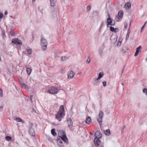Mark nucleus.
I'll use <instances>...</instances> for the list:
<instances>
[{"mask_svg":"<svg viewBox=\"0 0 147 147\" xmlns=\"http://www.w3.org/2000/svg\"><path fill=\"white\" fill-rule=\"evenodd\" d=\"M29 133L32 136H34L35 135V132L34 130L32 128H30L29 130Z\"/></svg>","mask_w":147,"mask_h":147,"instance_id":"15","label":"nucleus"},{"mask_svg":"<svg viewBox=\"0 0 147 147\" xmlns=\"http://www.w3.org/2000/svg\"><path fill=\"white\" fill-rule=\"evenodd\" d=\"M108 18L107 19V27H110L111 26H113L115 24V22H113L112 20L110 18L109 15L108 14Z\"/></svg>","mask_w":147,"mask_h":147,"instance_id":"4","label":"nucleus"},{"mask_svg":"<svg viewBox=\"0 0 147 147\" xmlns=\"http://www.w3.org/2000/svg\"><path fill=\"white\" fill-rule=\"evenodd\" d=\"M98 77L96 79V81L102 78L104 76V74L102 72H100L99 74Z\"/></svg>","mask_w":147,"mask_h":147,"instance_id":"12","label":"nucleus"},{"mask_svg":"<svg viewBox=\"0 0 147 147\" xmlns=\"http://www.w3.org/2000/svg\"><path fill=\"white\" fill-rule=\"evenodd\" d=\"M110 30L112 32H118L119 30L118 28H114L113 27L111 26L110 27Z\"/></svg>","mask_w":147,"mask_h":147,"instance_id":"14","label":"nucleus"},{"mask_svg":"<svg viewBox=\"0 0 147 147\" xmlns=\"http://www.w3.org/2000/svg\"><path fill=\"white\" fill-rule=\"evenodd\" d=\"M14 120L16 121H17V122H21L23 123H24V121H22V119L20 118H16Z\"/></svg>","mask_w":147,"mask_h":147,"instance_id":"21","label":"nucleus"},{"mask_svg":"<svg viewBox=\"0 0 147 147\" xmlns=\"http://www.w3.org/2000/svg\"><path fill=\"white\" fill-rule=\"evenodd\" d=\"M65 114V109L63 106L61 105L60 107L59 111L56 115L55 118L59 121H61V118L64 116Z\"/></svg>","mask_w":147,"mask_h":147,"instance_id":"1","label":"nucleus"},{"mask_svg":"<svg viewBox=\"0 0 147 147\" xmlns=\"http://www.w3.org/2000/svg\"><path fill=\"white\" fill-rule=\"evenodd\" d=\"M125 125H123L121 129V130L122 131H123L124 130V129L125 128Z\"/></svg>","mask_w":147,"mask_h":147,"instance_id":"42","label":"nucleus"},{"mask_svg":"<svg viewBox=\"0 0 147 147\" xmlns=\"http://www.w3.org/2000/svg\"><path fill=\"white\" fill-rule=\"evenodd\" d=\"M82 72L80 71H79L77 73V74L79 75L80 76L81 75Z\"/></svg>","mask_w":147,"mask_h":147,"instance_id":"44","label":"nucleus"},{"mask_svg":"<svg viewBox=\"0 0 147 147\" xmlns=\"http://www.w3.org/2000/svg\"><path fill=\"white\" fill-rule=\"evenodd\" d=\"M129 34H129L128 33H127V35H126V40H127L128 39V38H129Z\"/></svg>","mask_w":147,"mask_h":147,"instance_id":"35","label":"nucleus"},{"mask_svg":"<svg viewBox=\"0 0 147 147\" xmlns=\"http://www.w3.org/2000/svg\"><path fill=\"white\" fill-rule=\"evenodd\" d=\"M95 136L96 138L99 139L102 137V135L101 132L100 131H97L95 133Z\"/></svg>","mask_w":147,"mask_h":147,"instance_id":"10","label":"nucleus"},{"mask_svg":"<svg viewBox=\"0 0 147 147\" xmlns=\"http://www.w3.org/2000/svg\"><path fill=\"white\" fill-rule=\"evenodd\" d=\"M146 61H147V58H146Z\"/></svg>","mask_w":147,"mask_h":147,"instance_id":"52","label":"nucleus"},{"mask_svg":"<svg viewBox=\"0 0 147 147\" xmlns=\"http://www.w3.org/2000/svg\"><path fill=\"white\" fill-rule=\"evenodd\" d=\"M40 44L42 49L44 50H46L47 45V42L46 39L42 38L41 39Z\"/></svg>","mask_w":147,"mask_h":147,"instance_id":"3","label":"nucleus"},{"mask_svg":"<svg viewBox=\"0 0 147 147\" xmlns=\"http://www.w3.org/2000/svg\"><path fill=\"white\" fill-rule=\"evenodd\" d=\"M131 4L130 3H127L125 5V7L127 9H128L130 8Z\"/></svg>","mask_w":147,"mask_h":147,"instance_id":"13","label":"nucleus"},{"mask_svg":"<svg viewBox=\"0 0 147 147\" xmlns=\"http://www.w3.org/2000/svg\"><path fill=\"white\" fill-rule=\"evenodd\" d=\"M32 96H31L30 98V100H32Z\"/></svg>","mask_w":147,"mask_h":147,"instance_id":"48","label":"nucleus"},{"mask_svg":"<svg viewBox=\"0 0 147 147\" xmlns=\"http://www.w3.org/2000/svg\"><path fill=\"white\" fill-rule=\"evenodd\" d=\"M123 15V12L122 11H119L118 14V18L119 19L120 18H121Z\"/></svg>","mask_w":147,"mask_h":147,"instance_id":"16","label":"nucleus"},{"mask_svg":"<svg viewBox=\"0 0 147 147\" xmlns=\"http://www.w3.org/2000/svg\"><path fill=\"white\" fill-rule=\"evenodd\" d=\"M22 87L25 89H29V88L28 86L26 84L22 83L21 84Z\"/></svg>","mask_w":147,"mask_h":147,"instance_id":"19","label":"nucleus"},{"mask_svg":"<svg viewBox=\"0 0 147 147\" xmlns=\"http://www.w3.org/2000/svg\"><path fill=\"white\" fill-rule=\"evenodd\" d=\"M124 69H123V70H122V73H123V71Z\"/></svg>","mask_w":147,"mask_h":147,"instance_id":"51","label":"nucleus"},{"mask_svg":"<svg viewBox=\"0 0 147 147\" xmlns=\"http://www.w3.org/2000/svg\"><path fill=\"white\" fill-rule=\"evenodd\" d=\"M5 139L7 141H9L11 140V138L9 136H7L5 137Z\"/></svg>","mask_w":147,"mask_h":147,"instance_id":"30","label":"nucleus"},{"mask_svg":"<svg viewBox=\"0 0 147 147\" xmlns=\"http://www.w3.org/2000/svg\"><path fill=\"white\" fill-rule=\"evenodd\" d=\"M130 27H129V29H128V32H127V33H128L129 34H130Z\"/></svg>","mask_w":147,"mask_h":147,"instance_id":"45","label":"nucleus"},{"mask_svg":"<svg viewBox=\"0 0 147 147\" xmlns=\"http://www.w3.org/2000/svg\"><path fill=\"white\" fill-rule=\"evenodd\" d=\"M36 0H32V2H34Z\"/></svg>","mask_w":147,"mask_h":147,"instance_id":"49","label":"nucleus"},{"mask_svg":"<svg viewBox=\"0 0 147 147\" xmlns=\"http://www.w3.org/2000/svg\"><path fill=\"white\" fill-rule=\"evenodd\" d=\"M50 4L51 6H54L55 5L54 1V0H50Z\"/></svg>","mask_w":147,"mask_h":147,"instance_id":"28","label":"nucleus"},{"mask_svg":"<svg viewBox=\"0 0 147 147\" xmlns=\"http://www.w3.org/2000/svg\"><path fill=\"white\" fill-rule=\"evenodd\" d=\"M91 9V7L90 6L88 5V6H87V10L88 11H89Z\"/></svg>","mask_w":147,"mask_h":147,"instance_id":"33","label":"nucleus"},{"mask_svg":"<svg viewBox=\"0 0 147 147\" xmlns=\"http://www.w3.org/2000/svg\"><path fill=\"white\" fill-rule=\"evenodd\" d=\"M94 142L95 145L96 146H98L100 143L99 139L96 138L94 139Z\"/></svg>","mask_w":147,"mask_h":147,"instance_id":"9","label":"nucleus"},{"mask_svg":"<svg viewBox=\"0 0 147 147\" xmlns=\"http://www.w3.org/2000/svg\"><path fill=\"white\" fill-rule=\"evenodd\" d=\"M71 120L70 118H68L67 119V124H68L69 126H70L71 125Z\"/></svg>","mask_w":147,"mask_h":147,"instance_id":"27","label":"nucleus"},{"mask_svg":"<svg viewBox=\"0 0 147 147\" xmlns=\"http://www.w3.org/2000/svg\"><path fill=\"white\" fill-rule=\"evenodd\" d=\"M3 107L2 106L0 107V112L2 111L3 109Z\"/></svg>","mask_w":147,"mask_h":147,"instance_id":"41","label":"nucleus"},{"mask_svg":"<svg viewBox=\"0 0 147 147\" xmlns=\"http://www.w3.org/2000/svg\"><path fill=\"white\" fill-rule=\"evenodd\" d=\"M1 19H0V22L1 21Z\"/></svg>","mask_w":147,"mask_h":147,"instance_id":"55","label":"nucleus"},{"mask_svg":"<svg viewBox=\"0 0 147 147\" xmlns=\"http://www.w3.org/2000/svg\"><path fill=\"white\" fill-rule=\"evenodd\" d=\"M102 85L104 86H105L106 85V81H104L102 82Z\"/></svg>","mask_w":147,"mask_h":147,"instance_id":"38","label":"nucleus"},{"mask_svg":"<svg viewBox=\"0 0 147 147\" xmlns=\"http://www.w3.org/2000/svg\"><path fill=\"white\" fill-rule=\"evenodd\" d=\"M58 136L66 144H68V140L64 131H59L58 133Z\"/></svg>","mask_w":147,"mask_h":147,"instance_id":"2","label":"nucleus"},{"mask_svg":"<svg viewBox=\"0 0 147 147\" xmlns=\"http://www.w3.org/2000/svg\"><path fill=\"white\" fill-rule=\"evenodd\" d=\"M52 134L54 136H56L57 135V134L55 131V129L54 128L53 129L51 130Z\"/></svg>","mask_w":147,"mask_h":147,"instance_id":"23","label":"nucleus"},{"mask_svg":"<svg viewBox=\"0 0 147 147\" xmlns=\"http://www.w3.org/2000/svg\"><path fill=\"white\" fill-rule=\"evenodd\" d=\"M98 53L100 56H102L103 54V49L101 48H100L98 50Z\"/></svg>","mask_w":147,"mask_h":147,"instance_id":"26","label":"nucleus"},{"mask_svg":"<svg viewBox=\"0 0 147 147\" xmlns=\"http://www.w3.org/2000/svg\"><path fill=\"white\" fill-rule=\"evenodd\" d=\"M75 74L74 71H69L67 73L68 78L69 79H71L73 78Z\"/></svg>","mask_w":147,"mask_h":147,"instance_id":"8","label":"nucleus"},{"mask_svg":"<svg viewBox=\"0 0 147 147\" xmlns=\"http://www.w3.org/2000/svg\"><path fill=\"white\" fill-rule=\"evenodd\" d=\"M130 24H131V23H130V24H129V27H130Z\"/></svg>","mask_w":147,"mask_h":147,"instance_id":"53","label":"nucleus"},{"mask_svg":"<svg viewBox=\"0 0 147 147\" xmlns=\"http://www.w3.org/2000/svg\"><path fill=\"white\" fill-rule=\"evenodd\" d=\"M26 51L28 53L29 55H31L32 53V50L30 48H27Z\"/></svg>","mask_w":147,"mask_h":147,"instance_id":"25","label":"nucleus"},{"mask_svg":"<svg viewBox=\"0 0 147 147\" xmlns=\"http://www.w3.org/2000/svg\"><path fill=\"white\" fill-rule=\"evenodd\" d=\"M91 119L89 117H86L85 122L86 123L89 124L91 122Z\"/></svg>","mask_w":147,"mask_h":147,"instance_id":"20","label":"nucleus"},{"mask_svg":"<svg viewBox=\"0 0 147 147\" xmlns=\"http://www.w3.org/2000/svg\"><path fill=\"white\" fill-rule=\"evenodd\" d=\"M26 70L28 74L30 75L31 73L32 69L30 68L27 67L26 68Z\"/></svg>","mask_w":147,"mask_h":147,"instance_id":"24","label":"nucleus"},{"mask_svg":"<svg viewBox=\"0 0 147 147\" xmlns=\"http://www.w3.org/2000/svg\"><path fill=\"white\" fill-rule=\"evenodd\" d=\"M103 113L102 111H100L99 112V116L97 118V121L99 122L100 125L102 122V119L103 117Z\"/></svg>","mask_w":147,"mask_h":147,"instance_id":"6","label":"nucleus"},{"mask_svg":"<svg viewBox=\"0 0 147 147\" xmlns=\"http://www.w3.org/2000/svg\"><path fill=\"white\" fill-rule=\"evenodd\" d=\"M110 39L114 43L117 40V38L114 36H111L110 37Z\"/></svg>","mask_w":147,"mask_h":147,"instance_id":"17","label":"nucleus"},{"mask_svg":"<svg viewBox=\"0 0 147 147\" xmlns=\"http://www.w3.org/2000/svg\"><path fill=\"white\" fill-rule=\"evenodd\" d=\"M121 42L118 41L117 43V45L118 46H120L121 45Z\"/></svg>","mask_w":147,"mask_h":147,"instance_id":"40","label":"nucleus"},{"mask_svg":"<svg viewBox=\"0 0 147 147\" xmlns=\"http://www.w3.org/2000/svg\"><path fill=\"white\" fill-rule=\"evenodd\" d=\"M90 61V59L89 58V57H88V59L86 61V63H87L88 64L89 63Z\"/></svg>","mask_w":147,"mask_h":147,"instance_id":"36","label":"nucleus"},{"mask_svg":"<svg viewBox=\"0 0 147 147\" xmlns=\"http://www.w3.org/2000/svg\"><path fill=\"white\" fill-rule=\"evenodd\" d=\"M127 23L126 22H125L124 23V26L125 28H127Z\"/></svg>","mask_w":147,"mask_h":147,"instance_id":"37","label":"nucleus"},{"mask_svg":"<svg viewBox=\"0 0 147 147\" xmlns=\"http://www.w3.org/2000/svg\"><path fill=\"white\" fill-rule=\"evenodd\" d=\"M141 47L140 46L137 48L136 49V51L134 54V56L135 57L137 56L139 53L141 51Z\"/></svg>","mask_w":147,"mask_h":147,"instance_id":"11","label":"nucleus"},{"mask_svg":"<svg viewBox=\"0 0 147 147\" xmlns=\"http://www.w3.org/2000/svg\"><path fill=\"white\" fill-rule=\"evenodd\" d=\"M122 40V39L121 38H119V39L118 41L121 42Z\"/></svg>","mask_w":147,"mask_h":147,"instance_id":"46","label":"nucleus"},{"mask_svg":"<svg viewBox=\"0 0 147 147\" xmlns=\"http://www.w3.org/2000/svg\"><path fill=\"white\" fill-rule=\"evenodd\" d=\"M90 133L91 135H93L91 133V132H90Z\"/></svg>","mask_w":147,"mask_h":147,"instance_id":"50","label":"nucleus"},{"mask_svg":"<svg viewBox=\"0 0 147 147\" xmlns=\"http://www.w3.org/2000/svg\"><path fill=\"white\" fill-rule=\"evenodd\" d=\"M146 22H145L144 23V25H143V26L142 27V28H141V32H142V30H143L144 28V27H145V26L146 24Z\"/></svg>","mask_w":147,"mask_h":147,"instance_id":"32","label":"nucleus"},{"mask_svg":"<svg viewBox=\"0 0 147 147\" xmlns=\"http://www.w3.org/2000/svg\"><path fill=\"white\" fill-rule=\"evenodd\" d=\"M58 92V90L57 88L52 87L48 90V92L51 94H57Z\"/></svg>","mask_w":147,"mask_h":147,"instance_id":"5","label":"nucleus"},{"mask_svg":"<svg viewBox=\"0 0 147 147\" xmlns=\"http://www.w3.org/2000/svg\"><path fill=\"white\" fill-rule=\"evenodd\" d=\"M104 133L105 135L109 136L110 135V131L109 129H107L104 130Z\"/></svg>","mask_w":147,"mask_h":147,"instance_id":"22","label":"nucleus"},{"mask_svg":"<svg viewBox=\"0 0 147 147\" xmlns=\"http://www.w3.org/2000/svg\"><path fill=\"white\" fill-rule=\"evenodd\" d=\"M10 16L12 18V16Z\"/></svg>","mask_w":147,"mask_h":147,"instance_id":"54","label":"nucleus"},{"mask_svg":"<svg viewBox=\"0 0 147 147\" xmlns=\"http://www.w3.org/2000/svg\"><path fill=\"white\" fill-rule=\"evenodd\" d=\"M57 143L59 146H62L63 142L61 140V139L59 138H57Z\"/></svg>","mask_w":147,"mask_h":147,"instance_id":"18","label":"nucleus"},{"mask_svg":"<svg viewBox=\"0 0 147 147\" xmlns=\"http://www.w3.org/2000/svg\"><path fill=\"white\" fill-rule=\"evenodd\" d=\"M143 92L144 93H145L146 95H147V89L144 88L143 90Z\"/></svg>","mask_w":147,"mask_h":147,"instance_id":"31","label":"nucleus"},{"mask_svg":"<svg viewBox=\"0 0 147 147\" xmlns=\"http://www.w3.org/2000/svg\"><path fill=\"white\" fill-rule=\"evenodd\" d=\"M3 16V14L2 13H0V19H1Z\"/></svg>","mask_w":147,"mask_h":147,"instance_id":"43","label":"nucleus"},{"mask_svg":"<svg viewBox=\"0 0 147 147\" xmlns=\"http://www.w3.org/2000/svg\"><path fill=\"white\" fill-rule=\"evenodd\" d=\"M68 59L67 57L65 56L62 57H61V60L62 61H64Z\"/></svg>","mask_w":147,"mask_h":147,"instance_id":"29","label":"nucleus"},{"mask_svg":"<svg viewBox=\"0 0 147 147\" xmlns=\"http://www.w3.org/2000/svg\"><path fill=\"white\" fill-rule=\"evenodd\" d=\"M0 96L2 97L3 96L2 91L1 89L0 88Z\"/></svg>","mask_w":147,"mask_h":147,"instance_id":"34","label":"nucleus"},{"mask_svg":"<svg viewBox=\"0 0 147 147\" xmlns=\"http://www.w3.org/2000/svg\"><path fill=\"white\" fill-rule=\"evenodd\" d=\"M12 42L15 44L16 45H22V42L18 38H16L12 39Z\"/></svg>","mask_w":147,"mask_h":147,"instance_id":"7","label":"nucleus"},{"mask_svg":"<svg viewBox=\"0 0 147 147\" xmlns=\"http://www.w3.org/2000/svg\"><path fill=\"white\" fill-rule=\"evenodd\" d=\"M8 14V12L7 11H5V14L6 15Z\"/></svg>","mask_w":147,"mask_h":147,"instance_id":"47","label":"nucleus"},{"mask_svg":"<svg viewBox=\"0 0 147 147\" xmlns=\"http://www.w3.org/2000/svg\"><path fill=\"white\" fill-rule=\"evenodd\" d=\"M104 22H102V23H101V25H100V30L101 28L103 27V25H104Z\"/></svg>","mask_w":147,"mask_h":147,"instance_id":"39","label":"nucleus"}]
</instances>
